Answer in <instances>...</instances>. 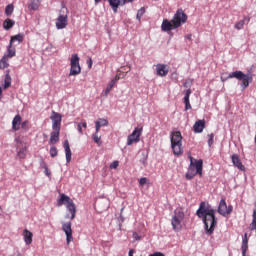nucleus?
I'll use <instances>...</instances> for the list:
<instances>
[{
  "label": "nucleus",
  "instance_id": "f257e3e1",
  "mask_svg": "<svg viewBox=\"0 0 256 256\" xmlns=\"http://www.w3.org/2000/svg\"><path fill=\"white\" fill-rule=\"evenodd\" d=\"M196 214L197 217L203 220L207 235H213V231H215V226L217 225L215 209L211 205L201 202Z\"/></svg>",
  "mask_w": 256,
  "mask_h": 256
},
{
  "label": "nucleus",
  "instance_id": "f03ea898",
  "mask_svg": "<svg viewBox=\"0 0 256 256\" xmlns=\"http://www.w3.org/2000/svg\"><path fill=\"white\" fill-rule=\"evenodd\" d=\"M187 14L183 11V9H178L174 14L171 21L164 19L161 25L162 31H173V29H179L183 24L187 23Z\"/></svg>",
  "mask_w": 256,
  "mask_h": 256
},
{
  "label": "nucleus",
  "instance_id": "7ed1b4c3",
  "mask_svg": "<svg viewBox=\"0 0 256 256\" xmlns=\"http://www.w3.org/2000/svg\"><path fill=\"white\" fill-rule=\"evenodd\" d=\"M190 159V166L188 168V171L186 173V179L188 181H191L195 175H203V160H195L192 158V156H189Z\"/></svg>",
  "mask_w": 256,
  "mask_h": 256
},
{
  "label": "nucleus",
  "instance_id": "20e7f679",
  "mask_svg": "<svg viewBox=\"0 0 256 256\" xmlns=\"http://www.w3.org/2000/svg\"><path fill=\"white\" fill-rule=\"evenodd\" d=\"M63 205H66V209L71 215L70 219L73 221L75 215H77V206L75 205V202H73L69 196L61 194L60 199L57 200V206L63 207Z\"/></svg>",
  "mask_w": 256,
  "mask_h": 256
},
{
  "label": "nucleus",
  "instance_id": "39448f33",
  "mask_svg": "<svg viewBox=\"0 0 256 256\" xmlns=\"http://www.w3.org/2000/svg\"><path fill=\"white\" fill-rule=\"evenodd\" d=\"M171 147L174 155H183V136L180 131H175L171 133L170 137Z\"/></svg>",
  "mask_w": 256,
  "mask_h": 256
},
{
  "label": "nucleus",
  "instance_id": "423d86ee",
  "mask_svg": "<svg viewBox=\"0 0 256 256\" xmlns=\"http://www.w3.org/2000/svg\"><path fill=\"white\" fill-rule=\"evenodd\" d=\"M227 79H237L238 81H242L241 86L243 89H247L249 83H253V76L251 74H245L243 71L231 72Z\"/></svg>",
  "mask_w": 256,
  "mask_h": 256
},
{
  "label": "nucleus",
  "instance_id": "0eeeda50",
  "mask_svg": "<svg viewBox=\"0 0 256 256\" xmlns=\"http://www.w3.org/2000/svg\"><path fill=\"white\" fill-rule=\"evenodd\" d=\"M183 219H185V212L181 208L176 209L171 219L172 229L176 233H179L183 229Z\"/></svg>",
  "mask_w": 256,
  "mask_h": 256
},
{
  "label": "nucleus",
  "instance_id": "6e6552de",
  "mask_svg": "<svg viewBox=\"0 0 256 256\" xmlns=\"http://www.w3.org/2000/svg\"><path fill=\"white\" fill-rule=\"evenodd\" d=\"M70 76L79 75L81 73V65L79 64V55L72 54L70 59Z\"/></svg>",
  "mask_w": 256,
  "mask_h": 256
},
{
  "label": "nucleus",
  "instance_id": "1a4fd4ad",
  "mask_svg": "<svg viewBox=\"0 0 256 256\" xmlns=\"http://www.w3.org/2000/svg\"><path fill=\"white\" fill-rule=\"evenodd\" d=\"M218 213L222 215V217H228V215L233 213V205L227 206L225 199H221L218 205Z\"/></svg>",
  "mask_w": 256,
  "mask_h": 256
},
{
  "label": "nucleus",
  "instance_id": "9d476101",
  "mask_svg": "<svg viewBox=\"0 0 256 256\" xmlns=\"http://www.w3.org/2000/svg\"><path fill=\"white\" fill-rule=\"evenodd\" d=\"M143 133V128L136 127L133 132L127 138V145L131 146L133 143H139L141 141V134Z\"/></svg>",
  "mask_w": 256,
  "mask_h": 256
},
{
  "label": "nucleus",
  "instance_id": "9b49d317",
  "mask_svg": "<svg viewBox=\"0 0 256 256\" xmlns=\"http://www.w3.org/2000/svg\"><path fill=\"white\" fill-rule=\"evenodd\" d=\"M62 231L66 235V243L69 245L73 241V229L71 228V222H66L62 224Z\"/></svg>",
  "mask_w": 256,
  "mask_h": 256
},
{
  "label": "nucleus",
  "instance_id": "f8f14e48",
  "mask_svg": "<svg viewBox=\"0 0 256 256\" xmlns=\"http://www.w3.org/2000/svg\"><path fill=\"white\" fill-rule=\"evenodd\" d=\"M135 0H108L110 7L114 13H117L119 7H123L127 3H133Z\"/></svg>",
  "mask_w": 256,
  "mask_h": 256
},
{
  "label": "nucleus",
  "instance_id": "ddd939ff",
  "mask_svg": "<svg viewBox=\"0 0 256 256\" xmlns=\"http://www.w3.org/2000/svg\"><path fill=\"white\" fill-rule=\"evenodd\" d=\"M52 121V129H61L62 116L58 112L52 111L50 116Z\"/></svg>",
  "mask_w": 256,
  "mask_h": 256
},
{
  "label": "nucleus",
  "instance_id": "4468645a",
  "mask_svg": "<svg viewBox=\"0 0 256 256\" xmlns=\"http://www.w3.org/2000/svg\"><path fill=\"white\" fill-rule=\"evenodd\" d=\"M69 23L67 14H60L56 19V29H65Z\"/></svg>",
  "mask_w": 256,
  "mask_h": 256
},
{
  "label": "nucleus",
  "instance_id": "2eb2a0df",
  "mask_svg": "<svg viewBox=\"0 0 256 256\" xmlns=\"http://www.w3.org/2000/svg\"><path fill=\"white\" fill-rule=\"evenodd\" d=\"M156 73L159 77H167L169 69H167V65L165 64H157Z\"/></svg>",
  "mask_w": 256,
  "mask_h": 256
},
{
  "label": "nucleus",
  "instance_id": "dca6fc26",
  "mask_svg": "<svg viewBox=\"0 0 256 256\" xmlns=\"http://www.w3.org/2000/svg\"><path fill=\"white\" fill-rule=\"evenodd\" d=\"M61 134V129H53V131L50 133V145H55L56 143H59V135Z\"/></svg>",
  "mask_w": 256,
  "mask_h": 256
},
{
  "label": "nucleus",
  "instance_id": "f3484780",
  "mask_svg": "<svg viewBox=\"0 0 256 256\" xmlns=\"http://www.w3.org/2000/svg\"><path fill=\"white\" fill-rule=\"evenodd\" d=\"M231 159L234 167H237V169H239L240 171H245V166L243 165V163L241 162V158H239L237 154H233Z\"/></svg>",
  "mask_w": 256,
  "mask_h": 256
},
{
  "label": "nucleus",
  "instance_id": "a211bd4d",
  "mask_svg": "<svg viewBox=\"0 0 256 256\" xmlns=\"http://www.w3.org/2000/svg\"><path fill=\"white\" fill-rule=\"evenodd\" d=\"M23 122V118L21 115H16L12 120V129L13 131H19L21 129V123Z\"/></svg>",
  "mask_w": 256,
  "mask_h": 256
},
{
  "label": "nucleus",
  "instance_id": "6ab92c4d",
  "mask_svg": "<svg viewBox=\"0 0 256 256\" xmlns=\"http://www.w3.org/2000/svg\"><path fill=\"white\" fill-rule=\"evenodd\" d=\"M17 55V49L12 43H9L7 46L6 54H4V57H8V59H13Z\"/></svg>",
  "mask_w": 256,
  "mask_h": 256
},
{
  "label": "nucleus",
  "instance_id": "aec40b11",
  "mask_svg": "<svg viewBox=\"0 0 256 256\" xmlns=\"http://www.w3.org/2000/svg\"><path fill=\"white\" fill-rule=\"evenodd\" d=\"M248 249H249V238L247 236V233H245L242 239V246H241L242 256H247Z\"/></svg>",
  "mask_w": 256,
  "mask_h": 256
},
{
  "label": "nucleus",
  "instance_id": "412c9836",
  "mask_svg": "<svg viewBox=\"0 0 256 256\" xmlns=\"http://www.w3.org/2000/svg\"><path fill=\"white\" fill-rule=\"evenodd\" d=\"M203 129H205V120L196 121L193 126L194 133H203Z\"/></svg>",
  "mask_w": 256,
  "mask_h": 256
},
{
  "label": "nucleus",
  "instance_id": "4be33fe9",
  "mask_svg": "<svg viewBox=\"0 0 256 256\" xmlns=\"http://www.w3.org/2000/svg\"><path fill=\"white\" fill-rule=\"evenodd\" d=\"M64 151L66 155V163H71V147L69 146V140H65L64 142Z\"/></svg>",
  "mask_w": 256,
  "mask_h": 256
},
{
  "label": "nucleus",
  "instance_id": "5701e85b",
  "mask_svg": "<svg viewBox=\"0 0 256 256\" xmlns=\"http://www.w3.org/2000/svg\"><path fill=\"white\" fill-rule=\"evenodd\" d=\"M23 237L26 245H31L33 243V233L31 231L25 229L23 231Z\"/></svg>",
  "mask_w": 256,
  "mask_h": 256
},
{
  "label": "nucleus",
  "instance_id": "b1692460",
  "mask_svg": "<svg viewBox=\"0 0 256 256\" xmlns=\"http://www.w3.org/2000/svg\"><path fill=\"white\" fill-rule=\"evenodd\" d=\"M189 97H191V89L186 90V93L184 96L185 111H189V109H191V103L189 102Z\"/></svg>",
  "mask_w": 256,
  "mask_h": 256
},
{
  "label": "nucleus",
  "instance_id": "393cba45",
  "mask_svg": "<svg viewBox=\"0 0 256 256\" xmlns=\"http://www.w3.org/2000/svg\"><path fill=\"white\" fill-rule=\"evenodd\" d=\"M41 7V1L39 0H31L30 4L28 5V9L30 11H37Z\"/></svg>",
  "mask_w": 256,
  "mask_h": 256
},
{
  "label": "nucleus",
  "instance_id": "a878e982",
  "mask_svg": "<svg viewBox=\"0 0 256 256\" xmlns=\"http://www.w3.org/2000/svg\"><path fill=\"white\" fill-rule=\"evenodd\" d=\"M9 59H11V58H8L7 56H3L0 59V69L1 70L9 68Z\"/></svg>",
  "mask_w": 256,
  "mask_h": 256
},
{
  "label": "nucleus",
  "instance_id": "bb28decb",
  "mask_svg": "<svg viewBox=\"0 0 256 256\" xmlns=\"http://www.w3.org/2000/svg\"><path fill=\"white\" fill-rule=\"evenodd\" d=\"M115 85H117V82L114 79H112L105 89V92H104L105 97H107L109 95V93H111V91H112L113 87H115Z\"/></svg>",
  "mask_w": 256,
  "mask_h": 256
},
{
  "label": "nucleus",
  "instance_id": "cd10ccee",
  "mask_svg": "<svg viewBox=\"0 0 256 256\" xmlns=\"http://www.w3.org/2000/svg\"><path fill=\"white\" fill-rule=\"evenodd\" d=\"M15 25V20H12V19H6L4 22H3V27L6 31H9V29H12V27Z\"/></svg>",
  "mask_w": 256,
  "mask_h": 256
},
{
  "label": "nucleus",
  "instance_id": "c85d7f7f",
  "mask_svg": "<svg viewBox=\"0 0 256 256\" xmlns=\"http://www.w3.org/2000/svg\"><path fill=\"white\" fill-rule=\"evenodd\" d=\"M9 73L10 71L7 70L4 79V89H9V87H11V75Z\"/></svg>",
  "mask_w": 256,
  "mask_h": 256
},
{
  "label": "nucleus",
  "instance_id": "c756f323",
  "mask_svg": "<svg viewBox=\"0 0 256 256\" xmlns=\"http://www.w3.org/2000/svg\"><path fill=\"white\" fill-rule=\"evenodd\" d=\"M24 35L23 34H17L11 37L10 42L12 45L13 43H15V41H17L18 43H23V39H24Z\"/></svg>",
  "mask_w": 256,
  "mask_h": 256
},
{
  "label": "nucleus",
  "instance_id": "7c9ffc66",
  "mask_svg": "<svg viewBox=\"0 0 256 256\" xmlns=\"http://www.w3.org/2000/svg\"><path fill=\"white\" fill-rule=\"evenodd\" d=\"M95 125H99L100 127H107L109 126V120L105 118H99L96 122Z\"/></svg>",
  "mask_w": 256,
  "mask_h": 256
},
{
  "label": "nucleus",
  "instance_id": "2f4dec72",
  "mask_svg": "<svg viewBox=\"0 0 256 256\" xmlns=\"http://www.w3.org/2000/svg\"><path fill=\"white\" fill-rule=\"evenodd\" d=\"M13 11H15V7L13 6V4H9L5 8V15L7 17H11V15H13Z\"/></svg>",
  "mask_w": 256,
  "mask_h": 256
},
{
  "label": "nucleus",
  "instance_id": "473e14b6",
  "mask_svg": "<svg viewBox=\"0 0 256 256\" xmlns=\"http://www.w3.org/2000/svg\"><path fill=\"white\" fill-rule=\"evenodd\" d=\"M92 139L94 141V143H97L99 147H101V145H103V142L101 141V136H99V134L94 133L92 134Z\"/></svg>",
  "mask_w": 256,
  "mask_h": 256
},
{
  "label": "nucleus",
  "instance_id": "72a5a7b5",
  "mask_svg": "<svg viewBox=\"0 0 256 256\" xmlns=\"http://www.w3.org/2000/svg\"><path fill=\"white\" fill-rule=\"evenodd\" d=\"M27 155V148H20L19 151L17 152V157H19V159H25Z\"/></svg>",
  "mask_w": 256,
  "mask_h": 256
},
{
  "label": "nucleus",
  "instance_id": "f704fd0d",
  "mask_svg": "<svg viewBox=\"0 0 256 256\" xmlns=\"http://www.w3.org/2000/svg\"><path fill=\"white\" fill-rule=\"evenodd\" d=\"M77 129L79 131V134L83 135V129H87V122L84 121V122L78 123Z\"/></svg>",
  "mask_w": 256,
  "mask_h": 256
},
{
  "label": "nucleus",
  "instance_id": "c9c22d12",
  "mask_svg": "<svg viewBox=\"0 0 256 256\" xmlns=\"http://www.w3.org/2000/svg\"><path fill=\"white\" fill-rule=\"evenodd\" d=\"M42 169H44V173L47 177H51V171H49V167L47 166V163L45 161H42L41 163Z\"/></svg>",
  "mask_w": 256,
  "mask_h": 256
},
{
  "label": "nucleus",
  "instance_id": "e433bc0d",
  "mask_svg": "<svg viewBox=\"0 0 256 256\" xmlns=\"http://www.w3.org/2000/svg\"><path fill=\"white\" fill-rule=\"evenodd\" d=\"M120 79H125V73H123L121 70H118L113 80L117 83V81Z\"/></svg>",
  "mask_w": 256,
  "mask_h": 256
},
{
  "label": "nucleus",
  "instance_id": "4c0bfd02",
  "mask_svg": "<svg viewBox=\"0 0 256 256\" xmlns=\"http://www.w3.org/2000/svg\"><path fill=\"white\" fill-rule=\"evenodd\" d=\"M21 129H23L25 132L29 131L30 126H29V120H25L21 123L20 125Z\"/></svg>",
  "mask_w": 256,
  "mask_h": 256
},
{
  "label": "nucleus",
  "instance_id": "58836bf2",
  "mask_svg": "<svg viewBox=\"0 0 256 256\" xmlns=\"http://www.w3.org/2000/svg\"><path fill=\"white\" fill-rule=\"evenodd\" d=\"M245 25V20H240L239 22H237L235 24V29H237L238 31H241V29H243V26Z\"/></svg>",
  "mask_w": 256,
  "mask_h": 256
},
{
  "label": "nucleus",
  "instance_id": "ea45409f",
  "mask_svg": "<svg viewBox=\"0 0 256 256\" xmlns=\"http://www.w3.org/2000/svg\"><path fill=\"white\" fill-rule=\"evenodd\" d=\"M143 15H145V8L142 7L138 10L136 15L138 21H141V17H143Z\"/></svg>",
  "mask_w": 256,
  "mask_h": 256
},
{
  "label": "nucleus",
  "instance_id": "a19ab883",
  "mask_svg": "<svg viewBox=\"0 0 256 256\" xmlns=\"http://www.w3.org/2000/svg\"><path fill=\"white\" fill-rule=\"evenodd\" d=\"M57 155H58L57 147L52 146V147L50 148V157H57Z\"/></svg>",
  "mask_w": 256,
  "mask_h": 256
},
{
  "label": "nucleus",
  "instance_id": "79ce46f5",
  "mask_svg": "<svg viewBox=\"0 0 256 256\" xmlns=\"http://www.w3.org/2000/svg\"><path fill=\"white\" fill-rule=\"evenodd\" d=\"M215 135L213 133L208 134V145L211 147L214 143L213 139H214Z\"/></svg>",
  "mask_w": 256,
  "mask_h": 256
},
{
  "label": "nucleus",
  "instance_id": "37998d69",
  "mask_svg": "<svg viewBox=\"0 0 256 256\" xmlns=\"http://www.w3.org/2000/svg\"><path fill=\"white\" fill-rule=\"evenodd\" d=\"M119 167V161L115 160L110 164V169H117Z\"/></svg>",
  "mask_w": 256,
  "mask_h": 256
},
{
  "label": "nucleus",
  "instance_id": "c03bdc74",
  "mask_svg": "<svg viewBox=\"0 0 256 256\" xmlns=\"http://www.w3.org/2000/svg\"><path fill=\"white\" fill-rule=\"evenodd\" d=\"M132 237L134 241H141V237L137 232H133Z\"/></svg>",
  "mask_w": 256,
  "mask_h": 256
},
{
  "label": "nucleus",
  "instance_id": "a18cd8bd",
  "mask_svg": "<svg viewBox=\"0 0 256 256\" xmlns=\"http://www.w3.org/2000/svg\"><path fill=\"white\" fill-rule=\"evenodd\" d=\"M147 184V178L143 177L139 180V185L143 187V185Z\"/></svg>",
  "mask_w": 256,
  "mask_h": 256
},
{
  "label": "nucleus",
  "instance_id": "49530a36",
  "mask_svg": "<svg viewBox=\"0 0 256 256\" xmlns=\"http://www.w3.org/2000/svg\"><path fill=\"white\" fill-rule=\"evenodd\" d=\"M95 129H96V131L94 133L99 135V131H101V127L98 124H95Z\"/></svg>",
  "mask_w": 256,
  "mask_h": 256
},
{
  "label": "nucleus",
  "instance_id": "de8ad7c7",
  "mask_svg": "<svg viewBox=\"0 0 256 256\" xmlns=\"http://www.w3.org/2000/svg\"><path fill=\"white\" fill-rule=\"evenodd\" d=\"M88 67H89V69H91V67H93V60L91 58H89V60H88Z\"/></svg>",
  "mask_w": 256,
  "mask_h": 256
},
{
  "label": "nucleus",
  "instance_id": "09e8293b",
  "mask_svg": "<svg viewBox=\"0 0 256 256\" xmlns=\"http://www.w3.org/2000/svg\"><path fill=\"white\" fill-rule=\"evenodd\" d=\"M185 39H188V41H191L192 35H191V34L186 35V36H185Z\"/></svg>",
  "mask_w": 256,
  "mask_h": 256
},
{
  "label": "nucleus",
  "instance_id": "8fccbe9b",
  "mask_svg": "<svg viewBox=\"0 0 256 256\" xmlns=\"http://www.w3.org/2000/svg\"><path fill=\"white\" fill-rule=\"evenodd\" d=\"M133 253H135L133 249L129 250V256H133Z\"/></svg>",
  "mask_w": 256,
  "mask_h": 256
},
{
  "label": "nucleus",
  "instance_id": "3c124183",
  "mask_svg": "<svg viewBox=\"0 0 256 256\" xmlns=\"http://www.w3.org/2000/svg\"><path fill=\"white\" fill-rule=\"evenodd\" d=\"M3 95V89L0 87V97Z\"/></svg>",
  "mask_w": 256,
  "mask_h": 256
},
{
  "label": "nucleus",
  "instance_id": "603ef678",
  "mask_svg": "<svg viewBox=\"0 0 256 256\" xmlns=\"http://www.w3.org/2000/svg\"><path fill=\"white\" fill-rule=\"evenodd\" d=\"M95 3H101V0H94Z\"/></svg>",
  "mask_w": 256,
  "mask_h": 256
},
{
  "label": "nucleus",
  "instance_id": "864d4df0",
  "mask_svg": "<svg viewBox=\"0 0 256 256\" xmlns=\"http://www.w3.org/2000/svg\"><path fill=\"white\" fill-rule=\"evenodd\" d=\"M221 80H222V81H225V80H223V78H221Z\"/></svg>",
  "mask_w": 256,
  "mask_h": 256
},
{
  "label": "nucleus",
  "instance_id": "5fc2aeb1",
  "mask_svg": "<svg viewBox=\"0 0 256 256\" xmlns=\"http://www.w3.org/2000/svg\"><path fill=\"white\" fill-rule=\"evenodd\" d=\"M2 208H1V206H0V210H1Z\"/></svg>",
  "mask_w": 256,
  "mask_h": 256
}]
</instances>
